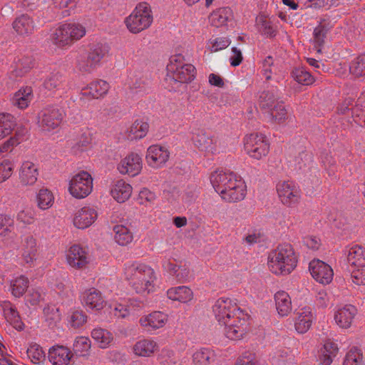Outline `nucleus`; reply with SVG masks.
Instances as JSON below:
<instances>
[{
  "label": "nucleus",
  "mask_w": 365,
  "mask_h": 365,
  "mask_svg": "<svg viewBox=\"0 0 365 365\" xmlns=\"http://www.w3.org/2000/svg\"><path fill=\"white\" fill-rule=\"evenodd\" d=\"M166 322V315L160 312H154L140 319V323L143 327H150L154 329L163 327Z\"/></svg>",
  "instance_id": "nucleus-30"
},
{
  "label": "nucleus",
  "mask_w": 365,
  "mask_h": 365,
  "mask_svg": "<svg viewBox=\"0 0 365 365\" xmlns=\"http://www.w3.org/2000/svg\"><path fill=\"white\" fill-rule=\"evenodd\" d=\"M91 348V341L88 338L85 336H78L76 339L73 344V351L80 355H83Z\"/></svg>",
  "instance_id": "nucleus-57"
},
{
  "label": "nucleus",
  "mask_w": 365,
  "mask_h": 365,
  "mask_svg": "<svg viewBox=\"0 0 365 365\" xmlns=\"http://www.w3.org/2000/svg\"><path fill=\"white\" fill-rule=\"evenodd\" d=\"M115 241L121 246H125L133 240V235L125 226L118 225L113 227Z\"/></svg>",
  "instance_id": "nucleus-40"
},
{
  "label": "nucleus",
  "mask_w": 365,
  "mask_h": 365,
  "mask_svg": "<svg viewBox=\"0 0 365 365\" xmlns=\"http://www.w3.org/2000/svg\"><path fill=\"white\" fill-rule=\"evenodd\" d=\"M33 98V90L31 87L25 86L21 88L14 93L12 98V104L20 109L26 108Z\"/></svg>",
  "instance_id": "nucleus-28"
},
{
  "label": "nucleus",
  "mask_w": 365,
  "mask_h": 365,
  "mask_svg": "<svg viewBox=\"0 0 365 365\" xmlns=\"http://www.w3.org/2000/svg\"><path fill=\"white\" fill-rule=\"evenodd\" d=\"M109 88V84L106 81L101 79L96 80L83 89V94L88 93L94 98H98L106 95Z\"/></svg>",
  "instance_id": "nucleus-31"
},
{
  "label": "nucleus",
  "mask_w": 365,
  "mask_h": 365,
  "mask_svg": "<svg viewBox=\"0 0 365 365\" xmlns=\"http://www.w3.org/2000/svg\"><path fill=\"white\" fill-rule=\"evenodd\" d=\"M16 123L14 117L9 113H0V140L11 134Z\"/></svg>",
  "instance_id": "nucleus-38"
},
{
  "label": "nucleus",
  "mask_w": 365,
  "mask_h": 365,
  "mask_svg": "<svg viewBox=\"0 0 365 365\" xmlns=\"http://www.w3.org/2000/svg\"><path fill=\"white\" fill-rule=\"evenodd\" d=\"M241 310L230 299H219L213 306V312L217 322L222 325L237 319V314Z\"/></svg>",
  "instance_id": "nucleus-7"
},
{
  "label": "nucleus",
  "mask_w": 365,
  "mask_h": 365,
  "mask_svg": "<svg viewBox=\"0 0 365 365\" xmlns=\"http://www.w3.org/2000/svg\"><path fill=\"white\" fill-rule=\"evenodd\" d=\"M349 70L356 77L365 75V54L354 58L350 64Z\"/></svg>",
  "instance_id": "nucleus-50"
},
{
  "label": "nucleus",
  "mask_w": 365,
  "mask_h": 365,
  "mask_svg": "<svg viewBox=\"0 0 365 365\" xmlns=\"http://www.w3.org/2000/svg\"><path fill=\"white\" fill-rule=\"evenodd\" d=\"M245 150L252 158L260 160L265 157L269 151V144L262 134L251 133L244 140Z\"/></svg>",
  "instance_id": "nucleus-5"
},
{
  "label": "nucleus",
  "mask_w": 365,
  "mask_h": 365,
  "mask_svg": "<svg viewBox=\"0 0 365 365\" xmlns=\"http://www.w3.org/2000/svg\"><path fill=\"white\" fill-rule=\"evenodd\" d=\"M167 69L173 73V79L180 83L191 82L196 74L195 66L190 63H185L181 55L171 57Z\"/></svg>",
  "instance_id": "nucleus-4"
},
{
  "label": "nucleus",
  "mask_w": 365,
  "mask_h": 365,
  "mask_svg": "<svg viewBox=\"0 0 365 365\" xmlns=\"http://www.w3.org/2000/svg\"><path fill=\"white\" fill-rule=\"evenodd\" d=\"M44 86L49 91L63 93L66 88L65 78L59 73L51 74L44 82Z\"/></svg>",
  "instance_id": "nucleus-34"
},
{
  "label": "nucleus",
  "mask_w": 365,
  "mask_h": 365,
  "mask_svg": "<svg viewBox=\"0 0 365 365\" xmlns=\"http://www.w3.org/2000/svg\"><path fill=\"white\" fill-rule=\"evenodd\" d=\"M232 173H225L222 171L216 170L210 175V182L212 185L215 190L219 193L221 197L225 195L224 187L226 186L227 182H229V178Z\"/></svg>",
  "instance_id": "nucleus-33"
},
{
  "label": "nucleus",
  "mask_w": 365,
  "mask_h": 365,
  "mask_svg": "<svg viewBox=\"0 0 365 365\" xmlns=\"http://www.w3.org/2000/svg\"><path fill=\"white\" fill-rule=\"evenodd\" d=\"M232 12L229 7H222L213 11L209 16V21L212 26L219 28L226 25L232 17Z\"/></svg>",
  "instance_id": "nucleus-29"
},
{
  "label": "nucleus",
  "mask_w": 365,
  "mask_h": 365,
  "mask_svg": "<svg viewBox=\"0 0 365 365\" xmlns=\"http://www.w3.org/2000/svg\"><path fill=\"white\" fill-rule=\"evenodd\" d=\"M44 320L50 328L57 327L61 322L59 309L55 305H47L43 309Z\"/></svg>",
  "instance_id": "nucleus-36"
},
{
  "label": "nucleus",
  "mask_w": 365,
  "mask_h": 365,
  "mask_svg": "<svg viewBox=\"0 0 365 365\" xmlns=\"http://www.w3.org/2000/svg\"><path fill=\"white\" fill-rule=\"evenodd\" d=\"M148 129L149 125L148 123L136 120L129 130L128 138L130 140L143 138L146 135Z\"/></svg>",
  "instance_id": "nucleus-39"
},
{
  "label": "nucleus",
  "mask_w": 365,
  "mask_h": 365,
  "mask_svg": "<svg viewBox=\"0 0 365 365\" xmlns=\"http://www.w3.org/2000/svg\"><path fill=\"white\" fill-rule=\"evenodd\" d=\"M209 43L210 51L217 52L226 48L230 45V41L226 37H218L215 39H210Z\"/></svg>",
  "instance_id": "nucleus-59"
},
{
  "label": "nucleus",
  "mask_w": 365,
  "mask_h": 365,
  "mask_svg": "<svg viewBox=\"0 0 365 365\" xmlns=\"http://www.w3.org/2000/svg\"><path fill=\"white\" fill-rule=\"evenodd\" d=\"M132 187L123 180H118L111 190L113 197L118 202L122 203L128 200L132 194Z\"/></svg>",
  "instance_id": "nucleus-25"
},
{
  "label": "nucleus",
  "mask_w": 365,
  "mask_h": 365,
  "mask_svg": "<svg viewBox=\"0 0 365 365\" xmlns=\"http://www.w3.org/2000/svg\"><path fill=\"white\" fill-rule=\"evenodd\" d=\"M37 254L36 241L33 236H27L23 245V258L26 263H31Z\"/></svg>",
  "instance_id": "nucleus-35"
},
{
  "label": "nucleus",
  "mask_w": 365,
  "mask_h": 365,
  "mask_svg": "<svg viewBox=\"0 0 365 365\" xmlns=\"http://www.w3.org/2000/svg\"><path fill=\"white\" fill-rule=\"evenodd\" d=\"M292 76L300 84L308 86L314 81V78L310 73L302 67L294 68L292 72Z\"/></svg>",
  "instance_id": "nucleus-45"
},
{
  "label": "nucleus",
  "mask_w": 365,
  "mask_h": 365,
  "mask_svg": "<svg viewBox=\"0 0 365 365\" xmlns=\"http://www.w3.org/2000/svg\"><path fill=\"white\" fill-rule=\"evenodd\" d=\"M167 296L171 300L187 303L193 299V292L188 287L179 286L169 289Z\"/></svg>",
  "instance_id": "nucleus-27"
},
{
  "label": "nucleus",
  "mask_w": 365,
  "mask_h": 365,
  "mask_svg": "<svg viewBox=\"0 0 365 365\" xmlns=\"http://www.w3.org/2000/svg\"><path fill=\"white\" fill-rule=\"evenodd\" d=\"M5 319L10 323L16 329H24V324L21 321L19 314L15 307L10 302H3L1 304Z\"/></svg>",
  "instance_id": "nucleus-20"
},
{
  "label": "nucleus",
  "mask_w": 365,
  "mask_h": 365,
  "mask_svg": "<svg viewBox=\"0 0 365 365\" xmlns=\"http://www.w3.org/2000/svg\"><path fill=\"white\" fill-rule=\"evenodd\" d=\"M297 257L292 246L288 243L279 245L269 252L268 266L277 274H288L297 267Z\"/></svg>",
  "instance_id": "nucleus-2"
},
{
  "label": "nucleus",
  "mask_w": 365,
  "mask_h": 365,
  "mask_svg": "<svg viewBox=\"0 0 365 365\" xmlns=\"http://www.w3.org/2000/svg\"><path fill=\"white\" fill-rule=\"evenodd\" d=\"M13 173V165L10 161H4L0 164V183L9 179Z\"/></svg>",
  "instance_id": "nucleus-61"
},
{
  "label": "nucleus",
  "mask_w": 365,
  "mask_h": 365,
  "mask_svg": "<svg viewBox=\"0 0 365 365\" xmlns=\"http://www.w3.org/2000/svg\"><path fill=\"white\" fill-rule=\"evenodd\" d=\"M83 299L85 304L92 309L100 310L104 307V300L101 293L95 288H91L85 291Z\"/></svg>",
  "instance_id": "nucleus-26"
},
{
  "label": "nucleus",
  "mask_w": 365,
  "mask_h": 365,
  "mask_svg": "<svg viewBox=\"0 0 365 365\" xmlns=\"http://www.w3.org/2000/svg\"><path fill=\"white\" fill-rule=\"evenodd\" d=\"M249 316L244 312H239L237 319L229 322L225 326V335L231 340L240 339L247 332V322Z\"/></svg>",
  "instance_id": "nucleus-10"
},
{
  "label": "nucleus",
  "mask_w": 365,
  "mask_h": 365,
  "mask_svg": "<svg viewBox=\"0 0 365 365\" xmlns=\"http://www.w3.org/2000/svg\"><path fill=\"white\" fill-rule=\"evenodd\" d=\"M38 176V170L36 165L31 161L22 163L19 170V180L22 185H33Z\"/></svg>",
  "instance_id": "nucleus-15"
},
{
  "label": "nucleus",
  "mask_w": 365,
  "mask_h": 365,
  "mask_svg": "<svg viewBox=\"0 0 365 365\" xmlns=\"http://www.w3.org/2000/svg\"><path fill=\"white\" fill-rule=\"evenodd\" d=\"M192 140L195 146L200 151L212 153L215 150L216 140L205 130L198 129L193 133Z\"/></svg>",
  "instance_id": "nucleus-14"
},
{
  "label": "nucleus",
  "mask_w": 365,
  "mask_h": 365,
  "mask_svg": "<svg viewBox=\"0 0 365 365\" xmlns=\"http://www.w3.org/2000/svg\"><path fill=\"white\" fill-rule=\"evenodd\" d=\"M158 349L157 342L148 339L137 341L133 347L134 354L141 357H150L158 351Z\"/></svg>",
  "instance_id": "nucleus-21"
},
{
  "label": "nucleus",
  "mask_w": 365,
  "mask_h": 365,
  "mask_svg": "<svg viewBox=\"0 0 365 365\" xmlns=\"http://www.w3.org/2000/svg\"><path fill=\"white\" fill-rule=\"evenodd\" d=\"M87 321V316L83 311H74L70 317V323L71 327L78 328L83 326Z\"/></svg>",
  "instance_id": "nucleus-60"
},
{
  "label": "nucleus",
  "mask_w": 365,
  "mask_h": 365,
  "mask_svg": "<svg viewBox=\"0 0 365 365\" xmlns=\"http://www.w3.org/2000/svg\"><path fill=\"white\" fill-rule=\"evenodd\" d=\"M277 191L281 202L287 207H294L300 201V190L292 181L279 182Z\"/></svg>",
  "instance_id": "nucleus-9"
},
{
  "label": "nucleus",
  "mask_w": 365,
  "mask_h": 365,
  "mask_svg": "<svg viewBox=\"0 0 365 365\" xmlns=\"http://www.w3.org/2000/svg\"><path fill=\"white\" fill-rule=\"evenodd\" d=\"M362 354L356 348H352L346 355L343 365H361Z\"/></svg>",
  "instance_id": "nucleus-53"
},
{
  "label": "nucleus",
  "mask_w": 365,
  "mask_h": 365,
  "mask_svg": "<svg viewBox=\"0 0 365 365\" xmlns=\"http://www.w3.org/2000/svg\"><path fill=\"white\" fill-rule=\"evenodd\" d=\"M29 279L24 276H20L12 281L11 284L12 294L16 297H21L29 287Z\"/></svg>",
  "instance_id": "nucleus-41"
},
{
  "label": "nucleus",
  "mask_w": 365,
  "mask_h": 365,
  "mask_svg": "<svg viewBox=\"0 0 365 365\" xmlns=\"http://www.w3.org/2000/svg\"><path fill=\"white\" fill-rule=\"evenodd\" d=\"M246 194V186L244 182L229 191L227 195H223L222 198L227 202H237L244 199Z\"/></svg>",
  "instance_id": "nucleus-43"
},
{
  "label": "nucleus",
  "mask_w": 365,
  "mask_h": 365,
  "mask_svg": "<svg viewBox=\"0 0 365 365\" xmlns=\"http://www.w3.org/2000/svg\"><path fill=\"white\" fill-rule=\"evenodd\" d=\"M108 51L106 46L101 43H97L91 48L87 54L91 58V61L97 66Z\"/></svg>",
  "instance_id": "nucleus-48"
},
{
  "label": "nucleus",
  "mask_w": 365,
  "mask_h": 365,
  "mask_svg": "<svg viewBox=\"0 0 365 365\" xmlns=\"http://www.w3.org/2000/svg\"><path fill=\"white\" fill-rule=\"evenodd\" d=\"M14 228V221L7 215H0V236H6Z\"/></svg>",
  "instance_id": "nucleus-55"
},
{
  "label": "nucleus",
  "mask_w": 365,
  "mask_h": 365,
  "mask_svg": "<svg viewBox=\"0 0 365 365\" xmlns=\"http://www.w3.org/2000/svg\"><path fill=\"white\" fill-rule=\"evenodd\" d=\"M329 29L322 23L314 30V43L317 53L322 52V47L324 44V39Z\"/></svg>",
  "instance_id": "nucleus-42"
},
{
  "label": "nucleus",
  "mask_w": 365,
  "mask_h": 365,
  "mask_svg": "<svg viewBox=\"0 0 365 365\" xmlns=\"http://www.w3.org/2000/svg\"><path fill=\"white\" fill-rule=\"evenodd\" d=\"M93 178L86 171H81L74 175L70 181L69 192L76 198L81 199L92 191Z\"/></svg>",
  "instance_id": "nucleus-6"
},
{
  "label": "nucleus",
  "mask_w": 365,
  "mask_h": 365,
  "mask_svg": "<svg viewBox=\"0 0 365 365\" xmlns=\"http://www.w3.org/2000/svg\"><path fill=\"white\" fill-rule=\"evenodd\" d=\"M124 274L137 293H149L153 290L155 275L150 266L134 262L125 266Z\"/></svg>",
  "instance_id": "nucleus-1"
},
{
  "label": "nucleus",
  "mask_w": 365,
  "mask_h": 365,
  "mask_svg": "<svg viewBox=\"0 0 365 365\" xmlns=\"http://www.w3.org/2000/svg\"><path fill=\"white\" fill-rule=\"evenodd\" d=\"M91 336L101 348H105L113 340L112 334L103 329H94L91 332Z\"/></svg>",
  "instance_id": "nucleus-44"
},
{
  "label": "nucleus",
  "mask_w": 365,
  "mask_h": 365,
  "mask_svg": "<svg viewBox=\"0 0 365 365\" xmlns=\"http://www.w3.org/2000/svg\"><path fill=\"white\" fill-rule=\"evenodd\" d=\"M309 271L312 276L319 283L329 284L333 278L331 267L319 259H313L309 263Z\"/></svg>",
  "instance_id": "nucleus-11"
},
{
  "label": "nucleus",
  "mask_w": 365,
  "mask_h": 365,
  "mask_svg": "<svg viewBox=\"0 0 365 365\" xmlns=\"http://www.w3.org/2000/svg\"><path fill=\"white\" fill-rule=\"evenodd\" d=\"M97 218L96 211L89 207L78 210L73 218V224L78 229H85L91 225Z\"/></svg>",
  "instance_id": "nucleus-17"
},
{
  "label": "nucleus",
  "mask_w": 365,
  "mask_h": 365,
  "mask_svg": "<svg viewBox=\"0 0 365 365\" xmlns=\"http://www.w3.org/2000/svg\"><path fill=\"white\" fill-rule=\"evenodd\" d=\"M37 203L39 208L46 210L52 206L53 196L48 189H41L36 196Z\"/></svg>",
  "instance_id": "nucleus-46"
},
{
  "label": "nucleus",
  "mask_w": 365,
  "mask_h": 365,
  "mask_svg": "<svg viewBox=\"0 0 365 365\" xmlns=\"http://www.w3.org/2000/svg\"><path fill=\"white\" fill-rule=\"evenodd\" d=\"M44 299L43 294L39 290L31 289L26 295V300L31 305H37Z\"/></svg>",
  "instance_id": "nucleus-64"
},
{
  "label": "nucleus",
  "mask_w": 365,
  "mask_h": 365,
  "mask_svg": "<svg viewBox=\"0 0 365 365\" xmlns=\"http://www.w3.org/2000/svg\"><path fill=\"white\" fill-rule=\"evenodd\" d=\"M153 15L150 6L145 3L137 5L132 14L125 19V24L133 34H138L148 29L153 22Z\"/></svg>",
  "instance_id": "nucleus-3"
},
{
  "label": "nucleus",
  "mask_w": 365,
  "mask_h": 365,
  "mask_svg": "<svg viewBox=\"0 0 365 365\" xmlns=\"http://www.w3.org/2000/svg\"><path fill=\"white\" fill-rule=\"evenodd\" d=\"M237 365H257L255 354L250 351L244 352L237 359Z\"/></svg>",
  "instance_id": "nucleus-63"
},
{
  "label": "nucleus",
  "mask_w": 365,
  "mask_h": 365,
  "mask_svg": "<svg viewBox=\"0 0 365 365\" xmlns=\"http://www.w3.org/2000/svg\"><path fill=\"white\" fill-rule=\"evenodd\" d=\"M275 306L278 314L282 317L287 316L292 310L289 295L284 291H279L274 294Z\"/></svg>",
  "instance_id": "nucleus-24"
},
{
  "label": "nucleus",
  "mask_w": 365,
  "mask_h": 365,
  "mask_svg": "<svg viewBox=\"0 0 365 365\" xmlns=\"http://www.w3.org/2000/svg\"><path fill=\"white\" fill-rule=\"evenodd\" d=\"M214 357L212 351L207 349H202L193 354V362L195 365H208Z\"/></svg>",
  "instance_id": "nucleus-49"
},
{
  "label": "nucleus",
  "mask_w": 365,
  "mask_h": 365,
  "mask_svg": "<svg viewBox=\"0 0 365 365\" xmlns=\"http://www.w3.org/2000/svg\"><path fill=\"white\" fill-rule=\"evenodd\" d=\"M63 118V112L55 107L43 108L38 115V124L42 130L50 132L61 125Z\"/></svg>",
  "instance_id": "nucleus-8"
},
{
  "label": "nucleus",
  "mask_w": 365,
  "mask_h": 365,
  "mask_svg": "<svg viewBox=\"0 0 365 365\" xmlns=\"http://www.w3.org/2000/svg\"><path fill=\"white\" fill-rule=\"evenodd\" d=\"M312 319L313 315L310 307L300 309L294 321L296 331L300 334L306 333L312 326Z\"/></svg>",
  "instance_id": "nucleus-19"
},
{
  "label": "nucleus",
  "mask_w": 365,
  "mask_h": 365,
  "mask_svg": "<svg viewBox=\"0 0 365 365\" xmlns=\"http://www.w3.org/2000/svg\"><path fill=\"white\" fill-rule=\"evenodd\" d=\"M71 356L72 353L71 351L63 346H54L48 351L49 361L53 365H67Z\"/></svg>",
  "instance_id": "nucleus-18"
},
{
  "label": "nucleus",
  "mask_w": 365,
  "mask_h": 365,
  "mask_svg": "<svg viewBox=\"0 0 365 365\" xmlns=\"http://www.w3.org/2000/svg\"><path fill=\"white\" fill-rule=\"evenodd\" d=\"M349 263L356 267H365V249L359 245L351 247L347 255Z\"/></svg>",
  "instance_id": "nucleus-32"
},
{
  "label": "nucleus",
  "mask_w": 365,
  "mask_h": 365,
  "mask_svg": "<svg viewBox=\"0 0 365 365\" xmlns=\"http://www.w3.org/2000/svg\"><path fill=\"white\" fill-rule=\"evenodd\" d=\"M12 26L15 31L21 36L29 35L34 30V22L27 14H22L16 18Z\"/></svg>",
  "instance_id": "nucleus-23"
},
{
  "label": "nucleus",
  "mask_w": 365,
  "mask_h": 365,
  "mask_svg": "<svg viewBox=\"0 0 365 365\" xmlns=\"http://www.w3.org/2000/svg\"><path fill=\"white\" fill-rule=\"evenodd\" d=\"M76 67L81 73H91L96 66L91 61V58L86 53L78 57Z\"/></svg>",
  "instance_id": "nucleus-52"
},
{
  "label": "nucleus",
  "mask_w": 365,
  "mask_h": 365,
  "mask_svg": "<svg viewBox=\"0 0 365 365\" xmlns=\"http://www.w3.org/2000/svg\"><path fill=\"white\" fill-rule=\"evenodd\" d=\"M34 66V61L31 56H24L16 63V68L13 71L16 76H22Z\"/></svg>",
  "instance_id": "nucleus-47"
},
{
  "label": "nucleus",
  "mask_w": 365,
  "mask_h": 365,
  "mask_svg": "<svg viewBox=\"0 0 365 365\" xmlns=\"http://www.w3.org/2000/svg\"><path fill=\"white\" fill-rule=\"evenodd\" d=\"M88 254L77 245L71 246L66 253L68 264L75 269H83L88 264Z\"/></svg>",
  "instance_id": "nucleus-12"
},
{
  "label": "nucleus",
  "mask_w": 365,
  "mask_h": 365,
  "mask_svg": "<svg viewBox=\"0 0 365 365\" xmlns=\"http://www.w3.org/2000/svg\"><path fill=\"white\" fill-rule=\"evenodd\" d=\"M351 278L353 283L356 285L365 284V267H356L351 274Z\"/></svg>",
  "instance_id": "nucleus-62"
},
{
  "label": "nucleus",
  "mask_w": 365,
  "mask_h": 365,
  "mask_svg": "<svg viewBox=\"0 0 365 365\" xmlns=\"http://www.w3.org/2000/svg\"><path fill=\"white\" fill-rule=\"evenodd\" d=\"M27 356L34 364H41L45 361V353L38 344H33L27 349Z\"/></svg>",
  "instance_id": "nucleus-51"
},
{
  "label": "nucleus",
  "mask_w": 365,
  "mask_h": 365,
  "mask_svg": "<svg viewBox=\"0 0 365 365\" xmlns=\"http://www.w3.org/2000/svg\"><path fill=\"white\" fill-rule=\"evenodd\" d=\"M272 118L277 123L284 120L287 115V110L283 102L277 103L276 106L270 109Z\"/></svg>",
  "instance_id": "nucleus-56"
},
{
  "label": "nucleus",
  "mask_w": 365,
  "mask_h": 365,
  "mask_svg": "<svg viewBox=\"0 0 365 365\" xmlns=\"http://www.w3.org/2000/svg\"><path fill=\"white\" fill-rule=\"evenodd\" d=\"M52 41L54 44L59 47L72 43L66 24H63L56 29L53 34Z\"/></svg>",
  "instance_id": "nucleus-37"
},
{
  "label": "nucleus",
  "mask_w": 365,
  "mask_h": 365,
  "mask_svg": "<svg viewBox=\"0 0 365 365\" xmlns=\"http://www.w3.org/2000/svg\"><path fill=\"white\" fill-rule=\"evenodd\" d=\"M68 34L70 35L71 42L78 40L86 34L85 28L79 24H68Z\"/></svg>",
  "instance_id": "nucleus-58"
},
{
  "label": "nucleus",
  "mask_w": 365,
  "mask_h": 365,
  "mask_svg": "<svg viewBox=\"0 0 365 365\" xmlns=\"http://www.w3.org/2000/svg\"><path fill=\"white\" fill-rule=\"evenodd\" d=\"M169 158V152L158 145L149 147L146 154L148 163L153 167H159L165 164Z\"/></svg>",
  "instance_id": "nucleus-16"
},
{
  "label": "nucleus",
  "mask_w": 365,
  "mask_h": 365,
  "mask_svg": "<svg viewBox=\"0 0 365 365\" xmlns=\"http://www.w3.org/2000/svg\"><path fill=\"white\" fill-rule=\"evenodd\" d=\"M356 314V309L352 305H346L339 309L334 315L336 324L341 328L350 327Z\"/></svg>",
  "instance_id": "nucleus-22"
},
{
  "label": "nucleus",
  "mask_w": 365,
  "mask_h": 365,
  "mask_svg": "<svg viewBox=\"0 0 365 365\" xmlns=\"http://www.w3.org/2000/svg\"><path fill=\"white\" fill-rule=\"evenodd\" d=\"M142 169V159L136 153H131L123 159L118 165V170L121 174L130 176L137 175Z\"/></svg>",
  "instance_id": "nucleus-13"
},
{
  "label": "nucleus",
  "mask_w": 365,
  "mask_h": 365,
  "mask_svg": "<svg viewBox=\"0 0 365 365\" xmlns=\"http://www.w3.org/2000/svg\"><path fill=\"white\" fill-rule=\"evenodd\" d=\"M260 106L262 108H272L279 103L272 91H264L259 96Z\"/></svg>",
  "instance_id": "nucleus-54"
}]
</instances>
